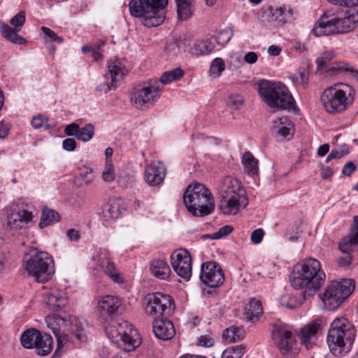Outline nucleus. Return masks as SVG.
I'll use <instances>...</instances> for the list:
<instances>
[{"mask_svg": "<svg viewBox=\"0 0 358 358\" xmlns=\"http://www.w3.org/2000/svg\"><path fill=\"white\" fill-rule=\"evenodd\" d=\"M325 278L320 262L314 258L298 264L289 276L292 286L296 289H303L304 296H313L324 285Z\"/></svg>", "mask_w": 358, "mask_h": 358, "instance_id": "f257e3e1", "label": "nucleus"}, {"mask_svg": "<svg viewBox=\"0 0 358 358\" xmlns=\"http://www.w3.org/2000/svg\"><path fill=\"white\" fill-rule=\"evenodd\" d=\"M358 24V12L355 10L339 9L333 15L325 14L316 22L312 33L317 37L346 34Z\"/></svg>", "mask_w": 358, "mask_h": 358, "instance_id": "f03ea898", "label": "nucleus"}, {"mask_svg": "<svg viewBox=\"0 0 358 358\" xmlns=\"http://www.w3.org/2000/svg\"><path fill=\"white\" fill-rule=\"evenodd\" d=\"M356 336L354 325L345 317L335 318L327 334L330 352L336 357H344L352 350Z\"/></svg>", "mask_w": 358, "mask_h": 358, "instance_id": "7ed1b4c3", "label": "nucleus"}, {"mask_svg": "<svg viewBox=\"0 0 358 358\" xmlns=\"http://www.w3.org/2000/svg\"><path fill=\"white\" fill-rule=\"evenodd\" d=\"M217 193L218 208L224 215H236L248 205L241 182L230 176L222 180L217 187Z\"/></svg>", "mask_w": 358, "mask_h": 358, "instance_id": "20e7f679", "label": "nucleus"}, {"mask_svg": "<svg viewBox=\"0 0 358 358\" xmlns=\"http://www.w3.org/2000/svg\"><path fill=\"white\" fill-rule=\"evenodd\" d=\"M183 201L187 210L194 216L204 217L215 208L210 191L201 183L189 185L183 194Z\"/></svg>", "mask_w": 358, "mask_h": 358, "instance_id": "39448f33", "label": "nucleus"}, {"mask_svg": "<svg viewBox=\"0 0 358 358\" xmlns=\"http://www.w3.org/2000/svg\"><path fill=\"white\" fill-rule=\"evenodd\" d=\"M259 94L271 108L278 110L289 109L294 99L287 87L280 82L261 80L257 85Z\"/></svg>", "mask_w": 358, "mask_h": 358, "instance_id": "423d86ee", "label": "nucleus"}, {"mask_svg": "<svg viewBox=\"0 0 358 358\" xmlns=\"http://www.w3.org/2000/svg\"><path fill=\"white\" fill-rule=\"evenodd\" d=\"M167 4L168 0H131L129 8L132 16L142 17L145 26L152 27L164 22Z\"/></svg>", "mask_w": 358, "mask_h": 358, "instance_id": "0eeeda50", "label": "nucleus"}, {"mask_svg": "<svg viewBox=\"0 0 358 358\" xmlns=\"http://www.w3.org/2000/svg\"><path fill=\"white\" fill-rule=\"evenodd\" d=\"M353 89L348 85L327 88L321 94L322 106L329 114H340L348 110L354 101Z\"/></svg>", "mask_w": 358, "mask_h": 358, "instance_id": "6e6552de", "label": "nucleus"}, {"mask_svg": "<svg viewBox=\"0 0 358 358\" xmlns=\"http://www.w3.org/2000/svg\"><path fill=\"white\" fill-rule=\"evenodd\" d=\"M24 262L29 275L34 278L38 282L48 281L55 273L53 259L46 252L34 249L25 256Z\"/></svg>", "mask_w": 358, "mask_h": 358, "instance_id": "1a4fd4ad", "label": "nucleus"}, {"mask_svg": "<svg viewBox=\"0 0 358 358\" xmlns=\"http://www.w3.org/2000/svg\"><path fill=\"white\" fill-rule=\"evenodd\" d=\"M106 333L109 339L128 352L135 350L141 344L137 330L126 320L112 322L106 327Z\"/></svg>", "mask_w": 358, "mask_h": 358, "instance_id": "9d476101", "label": "nucleus"}, {"mask_svg": "<svg viewBox=\"0 0 358 358\" xmlns=\"http://www.w3.org/2000/svg\"><path fill=\"white\" fill-rule=\"evenodd\" d=\"M162 91V84L157 79H150L134 89L131 101L137 108L153 106L160 98Z\"/></svg>", "mask_w": 358, "mask_h": 358, "instance_id": "9b49d317", "label": "nucleus"}, {"mask_svg": "<svg viewBox=\"0 0 358 358\" xmlns=\"http://www.w3.org/2000/svg\"><path fill=\"white\" fill-rule=\"evenodd\" d=\"M354 289V281L350 279L332 282L321 297L325 308L329 310L336 309L351 294Z\"/></svg>", "mask_w": 358, "mask_h": 358, "instance_id": "f8f14e48", "label": "nucleus"}, {"mask_svg": "<svg viewBox=\"0 0 358 358\" xmlns=\"http://www.w3.org/2000/svg\"><path fill=\"white\" fill-rule=\"evenodd\" d=\"M145 313L153 319L170 316L175 310L172 297L166 294H148L144 299Z\"/></svg>", "mask_w": 358, "mask_h": 358, "instance_id": "ddd939ff", "label": "nucleus"}, {"mask_svg": "<svg viewBox=\"0 0 358 358\" xmlns=\"http://www.w3.org/2000/svg\"><path fill=\"white\" fill-rule=\"evenodd\" d=\"M94 260L113 282L117 284L124 282V278L122 272L115 267V263L112 261L108 250H99L94 256Z\"/></svg>", "mask_w": 358, "mask_h": 358, "instance_id": "4468645a", "label": "nucleus"}, {"mask_svg": "<svg viewBox=\"0 0 358 358\" xmlns=\"http://www.w3.org/2000/svg\"><path fill=\"white\" fill-rule=\"evenodd\" d=\"M200 280L206 286L216 288L224 282V275L221 266L215 262H206L201 266Z\"/></svg>", "mask_w": 358, "mask_h": 358, "instance_id": "2eb2a0df", "label": "nucleus"}, {"mask_svg": "<svg viewBox=\"0 0 358 358\" xmlns=\"http://www.w3.org/2000/svg\"><path fill=\"white\" fill-rule=\"evenodd\" d=\"M108 73L105 75L107 80L96 87L97 92L107 93L116 88L117 81L122 80L127 73L124 65L117 59L111 60L108 64Z\"/></svg>", "mask_w": 358, "mask_h": 358, "instance_id": "dca6fc26", "label": "nucleus"}, {"mask_svg": "<svg viewBox=\"0 0 358 358\" xmlns=\"http://www.w3.org/2000/svg\"><path fill=\"white\" fill-rule=\"evenodd\" d=\"M171 265L181 278L189 280L192 275V258L186 249H179L171 255Z\"/></svg>", "mask_w": 358, "mask_h": 358, "instance_id": "f3484780", "label": "nucleus"}, {"mask_svg": "<svg viewBox=\"0 0 358 358\" xmlns=\"http://www.w3.org/2000/svg\"><path fill=\"white\" fill-rule=\"evenodd\" d=\"M25 20L24 12L20 11L10 20V23L14 27V29L6 24L1 23L0 30L3 37L15 44L22 45L25 43V38L17 34V31L20 30L21 27L24 24Z\"/></svg>", "mask_w": 358, "mask_h": 358, "instance_id": "a211bd4d", "label": "nucleus"}, {"mask_svg": "<svg viewBox=\"0 0 358 358\" xmlns=\"http://www.w3.org/2000/svg\"><path fill=\"white\" fill-rule=\"evenodd\" d=\"M43 301L50 310L57 312L66 306L68 298L65 292L57 287H45L43 294Z\"/></svg>", "mask_w": 358, "mask_h": 358, "instance_id": "6ab92c4d", "label": "nucleus"}, {"mask_svg": "<svg viewBox=\"0 0 358 358\" xmlns=\"http://www.w3.org/2000/svg\"><path fill=\"white\" fill-rule=\"evenodd\" d=\"M326 324V320L322 317H318L306 324L301 329L299 338L301 343L307 349L313 347L315 343L316 335Z\"/></svg>", "mask_w": 358, "mask_h": 358, "instance_id": "aec40b11", "label": "nucleus"}, {"mask_svg": "<svg viewBox=\"0 0 358 358\" xmlns=\"http://www.w3.org/2000/svg\"><path fill=\"white\" fill-rule=\"evenodd\" d=\"M166 176V168L160 162H152L146 166L144 171V178L150 186H157L161 184Z\"/></svg>", "mask_w": 358, "mask_h": 358, "instance_id": "412c9836", "label": "nucleus"}, {"mask_svg": "<svg viewBox=\"0 0 358 358\" xmlns=\"http://www.w3.org/2000/svg\"><path fill=\"white\" fill-rule=\"evenodd\" d=\"M273 337L283 355H288L296 344L292 332L287 329H277L273 332Z\"/></svg>", "mask_w": 358, "mask_h": 358, "instance_id": "4be33fe9", "label": "nucleus"}, {"mask_svg": "<svg viewBox=\"0 0 358 358\" xmlns=\"http://www.w3.org/2000/svg\"><path fill=\"white\" fill-rule=\"evenodd\" d=\"M153 332L157 338L163 341L171 340L176 334L173 322L167 317L154 319Z\"/></svg>", "mask_w": 358, "mask_h": 358, "instance_id": "5701e85b", "label": "nucleus"}, {"mask_svg": "<svg viewBox=\"0 0 358 358\" xmlns=\"http://www.w3.org/2000/svg\"><path fill=\"white\" fill-rule=\"evenodd\" d=\"M268 17L278 26H282L292 20L293 15L291 8L286 5L280 6H269Z\"/></svg>", "mask_w": 358, "mask_h": 358, "instance_id": "b1692460", "label": "nucleus"}, {"mask_svg": "<svg viewBox=\"0 0 358 358\" xmlns=\"http://www.w3.org/2000/svg\"><path fill=\"white\" fill-rule=\"evenodd\" d=\"M358 244V216L354 217V224L348 236L343 237L338 245L342 253L350 254L352 248Z\"/></svg>", "mask_w": 358, "mask_h": 358, "instance_id": "393cba45", "label": "nucleus"}, {"mask_svg": "<svg viewBox=\"0 0 358 358\" xmlns=\"http://www.w3.org/2000/svg\"><path fill=\"white\" fill-rule=\"evenodd\" d=\"M358 244V216L354 217V224L348 236L343 237L338 245L342 253L350 254L352 248Z\"/></svg>", "mask_w": 358, "mask_h": 358, "instance_id": "a878e982", "label": "nucleus"}, {"mask_svg": "<svg viewBox=\"0 0 358 358\" xmlns=\"http://www.w3.org/2000/svg\"><path fill=\"white\" fill-rule=\"evenodd\" d=\"M272 131L282 138L289 139L294 135V127L288 117H281L273 121Z\"/></svg>", "mask_w": 358, "mask_h": 358, "instance_id": "bb28decb", "label": "nucleus"}, {"mask_svg": "<svg viewBox=\"0 0 358 358\" xmlns=\"http://www.w3.org/2000/svg\"><path fill=\"white\" fill-rule=\"evenodd\" d=\"M121 204L122 201L120 199H110L102 208V219L104 221H109L117 218L122 213V210H124L121 208Z\"/></svg>", "mask_w": 358, "mask_h": 358, "instance_id": "cd10ccee", "label": "nucleus"}, {"mask_svg": "<svg viewBox=\"0 0 358 358\" xmlns=\"http://www.w3.org/2000/svg\"><path fill=\"white\" fill-rule=\"evenodd\" d=\"M121 306V301L117 296L106 295L101 297L98 302L99 311L110 315L116 312Z\"/></svg>", "mask_w": 358, "mask_h": 358, "instance_id": "c85d7f7f", "label": "nucleus"}, {"mask_svg": "<svg viewBox=\"0 0 358 358\" xmlns=\"http://www.w3.org/2000/svg\"><path fill=\"white\" fill-rule=\"evenodd\" d=\"M150 271L157 278L166 280L171 274V268L166 262L157 259L150 262Z\"/></svg>", "mask_w": 358, "mask_h": 358, "instance_id": "c756f323", "label": "nucleus"}, {"mask_svg": "<svg viewBox=\"0 0 358 358\" xmlns=\"http://www.w3.org/2000/svg\"><path fill=\"white\" fill-rule=\"evenodd\" d=\"M42 334L34 328L25 330L21 335L20 342L22 345L27 349H34L38 345L41 339Z\"/></svg>", "mask_w": 358, "mask_h": 358, "instance_id": "7c9ffc66", "label": "nucleus"}, {"mask_svg": "<svg viewBox=\"0 0 358 358\" xmlns=\"http://www.w3.org/2000/svg\"><path fill=\"white\" fill-rule=\"evenodd\" d=\"M32 219V213L27 210H19L17 213H10L8 216L7 223L11 227L22 228L24 224H27Z\"/></svg>", "mask_w": 358, "mask_h": 358, "instance_id": "2f4dec72", "label": "nucleus"}, {"mask_svg": "<svg viewBox=\"0 0 358 358\" xmlns=\"http://www.w3.org/2000/svg\"><path fill=\"white\" fill-rule=\"evenodd\" d=\"M178 20L186 21L191 18L194 12L193 0H176Z\"/></svg>", "mask_w": 358, "mask_h": 358, "instance_id": "473e14b6", "label": "nucleus"}, {"mask_svg": "<svg viewBox=\"0 0 358 358\" xmlns=\"http://www.w3.org/2000/svg\"><path fill=\"white\" fill-rule=\"evenodd\" d=\"M263 313V308L259 300L251 299L245 308V315L251 322L257 321Z\"/></svg>", "mask_w": 358, "mask_h": 358, "instance_id": "72a5a7b5", "label": "nucleus"}, {"mask_svg": "<svg viewBox=\"0 0 358 358\" xmlns=\"http://www.w3.org/2000/svg\"><path fill=\"white\" fill-rule=\"evenodd\" d=\"M53 340L52 338L45 334H42L41 339L38 342V345L34 348L36 350V352L40 356H46L49 355L52 350Z\"/></svg>", "mask_w": 358, "mask_h": 358, "instance_id": "f704fd0d", "label": "nucleus"}, {"mask_svg": "<svg viewBox=\"0 0 358 358\" xmlns=\"http://www.w3.org/2000/svg\"><path fill=\"white\" fill-rule=\"evenodd\" d=\"M59 220L60 216L57 211L45 208L43 210L39 227L43 229L58 222Z\"/></svg>", "mask_w": 358, "mask_h": 358, "instance_id": "c9c22d12", "label": "nucleus"}, {"mask_svg": "<svg viewBox=\"0 0 358 358\" xmlns=\"http://www.w3.org/2000/svg\"><path fill=\"white\" fill-rule=\"evenodd\" d=\"M242 162L244 166L245 171L251 176L258 173V161L250 152H246L243 157Z\"/></svg>", "mask_w": 358, "mask_h": 358, "instance_id": "e433bc0d", "label": "nucleus"}, {"mask_svg": "<svg viewBox=\"0 0 358 358\" xmlns=\"http://www.w3.org/2000/svg\"><path fill=\"white\" fill-rule=\"evenodd\" d=\"M52 332L55 334L57 341V348L53 356L55 357H59L65 351V345L67 344V343L69 342V338L66 334L61 335L60 330L57 325L52 327Z\"/></svg>", "mask_w": 358, "mask_h": 358, "instance_id": "4c0bfd02", "label": "nucleus"}, {"mask_svg": "<svg viewBox=\"0 0 358 358\" xmlns=\"http://www.w3.org/2000/svg\"><path fill=\"white\" fill-rule=\"evenodd\" d=\"M72 325L76 331L73 334L75 337L80 342H86L87 340L86 334L87 321L83 318H78L73 322Z\"/></svg>", "mask_w": 358, "mask_h": 358, "instance_id": "58836bf2", "label": "nucleus"}, {"mask_svg": "<svg viewBox=\"0 0 358 358\" xmlns=\"http://www.w3.org/2000/svg\"><path fill=\"white\" fill-rule=\"evenodd\" d=\"M184 75V71L180 68H176L173 70L166 71L162 73L160 78L157 81H159L162 84L164 88V85H167L173 81L177 80L181 78Z\"/></svg>", "mask_w": 358, "mask_h": 358, "instance_id": "ea45409f", "label": "nucleus"}, {"mask_svg": "<svg viewBox=\"0 0 358 358\" xmlns=\"http://www.w3.org/2000/svg\"><path fill=\"white\" fill-rule=\"evenodd\" d=\"M244 331L239 327H231L223 331V338L229 343H234L240 341L243 337Z\"/></svg>", "mask_w": 358, "mask_h": 358, "instance_id": "a19ab883", "label": "nucleus"}, {"mask_svg": "<svg viewBox=\"0 0 358 358\" xmlns=\"http://www.w3.org/2000/svg\"><path fill=\"white\" fill-rule=\"evenodd\" d=\"M94 134V127L92 124H87L83 127H79L78 133H77L76 138L83 142L90 141Z\"/></svg>", "mask_w": 358, "mask_h": 358, "instance_id": "79ce46f5", "label": "nucleus"}, {"mask_svg": "<svg viewBox=\"0 0 358 358\" xmlns=\"http://www.w3.org/2000/svg\"><path fill=\"white\" fill-rule=\"evenodd\" d=\"M245 353V348L243 345L231 346L226 348L221 358H241Z\"/></svg>", "mask_w": 358, "mask_h": 358, "instance_id": "37998d69", "label": "nucleus"}, {"mask_svg": "<svg viewBox=\"0 0 358 358\" xmlns=\"http://www.w3.org/2000/svg\"><path fill=\"white\" fill-rule=\"evenodd\" d=\"M214 49V45L209 40L198 41L194 45L196 54L208 55Z\"/></svg>", "mask_w": 358, "mask_h": 358, "instance_id": "c03bdc74", "label": "nucleus"}, {"mask_svg": "<svg viewBox=\"0 0 358 358\" xmlns=\"http://www.w3.org/2000/svg\"><path fill=\"white\" fill-rule=\"evenodd\" d=\"M245 99L243 96L239 94H234L229 96L227 99V105L234 110H239L244 105Z\"/></svg>", "mask_w": 358, "mask_h": 358, "instance_id": "a18cd8bd", "label": "nucleus"}, {"mask_svg": "<svg viewBox=\"0 0 358 358\" xmlns=\"http://www.w3.org/2000/svg\"><path fill=\"white\" fill-rule=\"evenodd\" d=\"M225 69V63L222 58L214 59L210 64V73L220 76Z\"/></svg>", "mask_w": 358, "mask_h": 358, "instance_id": "49530a36", "label": "nucleus"}, {"mask_svg": "<svg viewBox=\"0 0 358 358\" xmlns=\"http://www.w3.org/2000/svg\"><path fill=\"white\" fill-rule=\"evenodd\" d=\"M102 178L105 182H112L115 180L114 166L110 161L107 160L105 164Z\"/></svg>", "mask_w": 358, "mask_h": 358, "instance_id": "de8ad7c7", "label": "nucleus"}, {"mask_svg": "<svg viewBox=\"0 0 358 358\" xmlns=\"http://www.w3.org/2000/svg\"><path fill=\"white\" fill-rule=\"evenodd\" d=\"M233 36V31L231 29L221 30L215 36L217 43L219 45H226Z\"/></svg>", "mask_w": 358, "mask_h": 358, "instance_id": "09e8293b", "label": "nucleus"}, {"mask_svg": "<svg viewBox=\"0 0 358 358\" xmlns=\"http://www.w3.org/2000/svg\"><path fill=\"white\" fill-rule=\"evenodd\" d=\"M348 152V145L344 144L342 146L333 149L330 152L331 157H334V159H341L346 155Z\"/></svg>", "mask_w": 358, "mask_h": 358, "instance_id": "8fccbe9b", "label": "nucleus"}, {"mask_svg": "<svg viewBox=\"0 0 358 358\" xmlns=\"http://www.w3.org/2000/svg\"><path fill=\"white\" fill-rule=\"evenodd\" d=\"M233 231V227L230 225L222 227L217 231L210 236L211 239H220L225 236L229 235Z\"/></svg>", "mask_w": 358, "mask_h": 358, "instance_id": "3c124183", "label": "nucleus"}, {"mask_svg": "<svg viewBox=\"0 0 358 358\" xmlns=\"http://www.w3.org/2000/svg\"><path fill=\"white\" fill-rule=\"evenodd\" d=\"M41 30L43 33L50 38V40L52 42H56L57 43H62L63 40L62 38L58 36L55 31L46 27H42Z\"/></svg>", "mask_w": 358, "mask_h": 358, "instance_id": "603ef678", "label": "nucleus"}, {"mask_svg": "<svg viewBox=\"0 0 358 358\" xmlns=\"http://www.w3.org/2000/svg\"><path fill=\"white\" fill-rule=\"evenodd\" d=\"M31 125L34 129H40L45 125L46 128H49L47 120L42 115L34 117L31 120Z\"/></svg>", "mask_w": 358, "mask_h": 358, "instance_id": "864d4df0", "label": "nucleus"}, {"mask_svg": "<svg viewBox=\"0 0 358 358\" xmlns=\"http://www.w3.org/2000/svg\"><path fill=\"white\" fill-rule=\"evenodd\" d=\"M264 235V230L262 229H257L254 230L250 236L251 241L254 244H259L262 242Z\"/></svg>", "mask_w": 358, "mask_h": 358, "instance_id": "5fc2aeb1", "label": "nucleus"}, {"mask_svg": "<svg viewBox=\"0 0 358 358\" xmlns=\"http://www.w3.org/2000/svg\"><path fill=\"white\" fill-rule=\"evenodd\" d=\"M342 256H341L337 259V264L339 266L346 267L351 264L352 258L350 254L342 253Z\"/></svg>", "mask_w": 358, "mask_h": 358, "instance_id": "6e6d98bb", "label": "nucleus"}, {"mask_svg": "<svg viewBox=\"0 0 358 358\" xmlns=\"http://www.w3.org/2000/svg\"><path fill=\"white\" fill-rule=\"evenodd\" d=\"M228 61L229 67L231 69H237L241 63V56L238 53H231Z\"/></svg>", "mask_w": 358, "mask_h": 358, "instance_id": "4d7b16f0", "label": "nucleus"}, {"mask_svg": "<svg viewBox=\"0 0 358 358\" xmlns=\"http://www.w3.org/2000/svg\"><path fill=\"white\" fill-rule=\"evenodd\" d=\"M79 125L77 123H71L68 124L64 129V133L69 136H75L76 138L77 133H78Z\"/></svg>", "mask_w": 358, "mask_h": 358, "instance_id": "13d9d810", "label": "nucleus"}, {"mask_svg": "<svg viewBox=\"0 0 358 358\" xmlns=\"http://www.w3.org/2000/svg\"><path fill=\"white\" fill-rule=\"evenodd\" d=\"M198 343L201 346L209 348L214 345V340L208 335H203L199 337Z\"/></svg>", "mask_w": 358, "mask_h": 358, "instance_id": "bf43d9fd", "label": "nucleus"}, {"mask_svg": "<svg viewBox=\"0 0 358 358\" xmlns=\"http://www.w3.org/2000/svg\"><path fill=\"white\" fill-rule=\"evenodd\" d=\"M62 147L66 151H73L76 148V142L75 139L68 138L63 141Z\"/></svg>", "mask_w": 358, "mask_h": 358, "instance_id": "052dcab7", "label": "nucleus"}, {"mask_svg": "<svg viewBox=\"0 0 358 358\" xmlns=\"http://www.w3.org/2000/svg\"><path fill=\"white\" fill-rule=\"evenodd\" d=\"M297 75L299 77L300 85H301L303 87H306L308 82V71L306 69H303V71H299Z\"/></svg>", "mask_w": 358, "mask_h": 358, "instance_id": "680f3d73", "label": "nucleus"}, {"mask_svg": "<svg viewBox=\"0 0 358 358\" xmlns=\"http://www.w3.org/2000/svg\"><path fill=\"white\" fill-rule=\"evenodd\" d=\"M356 170V166L354 163L349 162L345 164L342 169V173L345 176H350L352 172Z\"/></svg>", "mask_w": 358, "mask_h": 358, "instance_id": "e2e57ef3", "label": "nucleus"}, {"mask_svg": "<svg viewBox=\"0 0 358 358\" xmlns=\"http://www.w3.org/2000/svg\"><path fill=\"white\" fill-rule=\"evenodd\" d=\"M244 61L250 64H255L258 59L257 54L255 52H249L244 56Z\"/></svg>", "mask_w": 358, "mask_h": 358, "instance_id": "0e129e2a", "label": "nucleus"}, {"mask_svg": "<svg viewBox=\"0 0 358 358\" xmlns=\"http://www.w3.org/2000/svg\"><path fill=\"white\" fill-rule=\"evenodd\" d=\"M103 44L102 42H99L97 45H96V47L94 49H93V51L92 52V55L94 61L98 62L101 59H102V55L99 52V48Z\"/></svg>", "mask_w": 358, "mask_h": 358, "instance_id": "69168bd1", "label": "nucleus"}, {"mask_svg": "<svg viewBox=\"0 0 358 358\" xmlns=\"http://www.w3.org/2000/svg\"><path fill=\"white\" fill-rule=\"evenodd\" d=\"M68 238L71 241H77L80 239V236L78 231L75 229H70L66 233Z\"/></svg>", "mask_w": 358, "mask_h": 358, "instance_id": "338daca9", "label": "nucleus"}, {"mask_svg": "<svg viewBox=\"0 0 358 358\" xmlns=\"http://www.w3.org/2000/svg\"><path fill=\"white\" fill-rule=\"evenodd\" d=\"M320 168L322 170L321 176L323 179H328L331 178L333 175V171L329 166H325L322 164L320 165Z\"/></svg>", "mask_w": 358, "mask_h": 358, "instance_id": "774afa93", "label": "nucleus"}]
</instances>
